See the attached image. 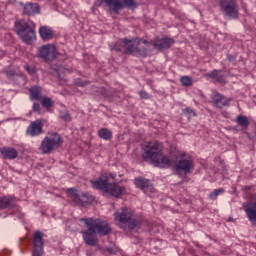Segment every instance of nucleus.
Here are the masks:
<instances>
[{
  "label": "nucleus",
  "instance_id": "f8f14e48",
  "mask_svg": "<svg viewBox=\"0 0 256 256\" xmlns=\"http://www.w3.org/2000/svg\"><path fill=\"white\" fill-rule=\"evenodd\" d=\"M244 211L251 225L256 227V193L251 195V201L246 203Z\"/></svg>",
  "mask_w": 256,
  "mask_h": 256
},
{
  "label": "nucleus",
  "instance_id": "6e6552de",
  "mask_svg": "<svg viewBox=\"0 0 256 256\" xmlns=\"http://www.w3.org/2000/svg\"><path fill=\"white\" fill-rule=\"evenodd\" d=\"M103 3L108 7L109 11L119 15L123 9H137L138 5L135 0H102Z\"/></svg>",
  "mask_w": 256,
  "mask_h": 256
},
{
  "label": "nucleus",
  "instance_id": "7ed1b4c3",
  "mask_svg": "<svg viewBox=\"0 0 256 256\" xmlns=\"http://www.w3.org/2000/svg\"><path fill=\"white\" fill-rule=\"evenodd\" d=\"M117 177L115 173L104 172L102 173L96 181H91L93 189H98L104 193H109L112 197L119 198L125 193V187L119 186L117 183H109L111 179Z\"/></svg>",
  "mask_w": 256,
  "mask_h": 256
},
{
  "label": "nucleus",
  "instance_id": "6ab92c4d",
  "mask_svg": "<svg viewBox=\"0 0 256 256\" xmlns=\"http://www.w3.org/2000/svg\"><path fill=\"white\" fill-rule=\"evenodd\" d=\"M0 155L3 157V159L13 161L19 157V151L13 147L4 146L0 148Z\"/></svg>",
  "mask_w": 256,
  "mask_h": 256
},
{
  "label": "nucleus",
  "instance_id": "f704fd0d",
  "mask_svg": "<svg viewBox=\"0 0 256 256\" xmlns=\"http://www.w3.org/2000/svg\"><path fill=\"white\" fill-rule=\"evenodd\" d=\"M112 51H115V53H119L121 51V48H119V46L116 45L112 48Z\"/></svg>",
  "mask_w": 256,
  "mask_h": 256
},
{
  "label": "nucleus",
  "instance_id": "473e14b6",
  "mask_svg": "<svg viewBox=\"0 0 256 256\" xmlns=\"http://www.w3.org/2000/svg\"><path fill=\"white\" fill-rule=\"evenodd\" d=\"M89 82L85 81H81V79H77L75 81V85H77V87H86L88 85Z\"/></svg>",
  "mask_w": 256,
  "mask_h": 256
},
{
  "label": "nucleus",
  "instance_id": "0eeeda50",
  "mask_svg": "<svg viewBox=\"0 0 256 256\" xmlns=\"http://www.w3.org/2000/svg\"><path fill=\"white\" fill-rule=\"evenodd\" d=\"M122 43L124 45H127L125 50L126 55H133V53H135L136 51V53H138V55H140L141 57H147V53H149V50L146 47H149L150 42L147 40L136 38L133 43V40L123 38ZM141 43H143V45H146V47H141Z\"/></svg>",
  "mask_w": 256,
  "mask_h": 256
},
{
  "label": "nucleus",
  "instance_id": "412c9836",
  "mask_svg": "<svg viewBox=\"0 0 256 256\" xmlns=\"http://www.w3.org/2000/svg\"><path fill=\"white\" fill-rule=\"evenodd\" d=\"M20 5L23 7V15H37V13L40 11L39 4L37 3H20Z\"/></svg>",
  "mask_w": 256,
  "mask_h": 256
},
{
  "label": "nucleus",
  "instance_id": "2eb2a0df",
  "mask_svg": "<svg viewBox=\"0 0 256 256\" xmlns=\"http://www.w3.org/2000/svg\"><path fill=\"white\" fill-rule=\"evenodd\" d=\"M134 185L144 193H155V188L153 187V184H151V180L146 179L143 176L135 178Z\"/></svg>",
  "mask_w": 256,
  "mask_h": 256
},
{
  "label": "nucleus",
  "instance_id": "c9c22d12",
  "mask_svg": "<svg viewBox=\"0 0 256 256\" xmlns=\"http://www.w3.org/2000/svg\"><path fill=\"white\" fill-rule=\"evenodd\" d=\"M107 251L110 255L113 254V248H107Z\"/></svg>",
  "mask_w": 256,
  "mask_h": 256
},
{
  "label": "nucleus",
  "instance_id": "423d86ee",
  "mask_svg": "<svg viewBox=\"0 0 256 256\" xmlns=\"http://www.w3.org/2000/svg\"><path fill=\"white\" fill-rule=\"evenodd\" d=\"M35 27L34 22L31 20L25 21L20 19L15 22L17 35H19L20 39L28 45L35 39Z\"/></svg>",
  "mask_w": 256,
  "mask_h": 256
},
{
  "label": "nucleus",
  "instance_id": "f3484780",
  "mask_svg": "<svg viewBox=\"0 0 256 256\" xmlns=\"http://www.w3.org/2000/svg\"><path fill=\"white\" fill-rule=\"evenodd\" d=\"M69 199L74 203V205L83 206L85 203H89L87 194H82L81 196L77 193V189L70 188L66 191Z\"/></svg>",
  "mask_w": 256,
  "mask_h": 256
},
{
  "label": "nucleus",
  "instance_id": "39448f33",
  "mask_svg": "<svg viewBox=\"0 0 256 256\" xmlns=\"http://www.w3.org/2000/svg\"><path fill=\"white\" fill-rule=\"evenodd\" d=\"M63 145V136L57 132H49L41 141L38 151L42 155H51L53 151L61 148Z\"/></svg>",
  "mask_w": 256,
  "mask_h": 256
},
{
  "label": "nucleus",
  "instance_id": "f03ea898",
  "mask_svg": "<svg viewBox=\"0 0 256 256\" xmlns=\"http://www.w3.org/2000/svg\"><path fill=\"white\" fill-rule=\"evenodd\" d=\"M142 159L150 161L155 167L167 169L171 167V159L163 154V144L158 141L146 142L142 145Z\"/></svg>",
  "mask_w": 256,
  "mask_h": 256
},
{
  "label": "nucleus",
  "instance_id": "4be33fe9",
  "mask_svg": "<svg viewBox=\"0 0 256 256\" xmlns=\"http://www.w3.org/2000/svg\"><path fill=\"white\" fill-rule=\"evenodd\" d=\"M206 77H208V79H214L221 85H225L227 83V81H225V74L221 70H213L212 72L207 73Z\"/></svg>",
  "mask_w": 256,
  "mask_h": 256
},
{
  "label": "nucleus",
  "instance_id": "f257e3e1",
  "mask_svg": "<svg viewBox=\"0 0 256 256\" xmlns=\"http://www.w3.org/2000/svg\"><path fill=\"white\" fill-rule=\"evenodd\" d=\"M80 223H84L86 230L82 231L83 241L89 247H97L100 237H105L111 233L109 223L97 218H80Z\"/></svg>",
  "mask_w": 256,
  "mask_h": 256
},
{
  "label": "nucleus",
  "instance_id": "2f4dec72",
  "mask_svg": "<svg viewBox=\"0 0 256 256\" xmlns=\"http://www.w3.org/2000/svg\"><path fill=\"white\" fill-rule=\"evenodd\" d=\"M32 111L34 113H38V115L41 114V105L39 103H34L32 106Z\"/></svg>",
  "mask_w": 256,
  "mask_h": 256
},
{
  "label": "nucleus",
  "instance_id": "20e7f679",
  "mask_svg": "<svg viewBox=\"0 0 256 256\" xmlns=\"http://www.w3.org/2000/svg\"><path fill=\"white\" fill-rule=\"evenodd\" d=\"M114 219L124 231H133L139 225V222L135 219V212L127 207L117 210L114 213Z\"/></svg>",
  "mask_w": 256,
  "mask_h": 256
},
{
  "label": "nucleus",
  "instance_id": "7c9ffc66",
  "mask_svg": "<svg viewBox=\"0 0 256 256\" xmlns=\"http://www.w3.org/2000/svg\"><path fill=\"white\" fill-rule=\"evenodd\" d=\"M184 113H186V115H189V117H197V113L195 112V110H193L192 108H186L184 109Z\"/></svg>",
  "mask_w": 256,
  "mask_h": 256
},
{
  "label": "nucleus",
  "instance_id": "393cba45",
  "mask_svg": "<svg viewBox=\"0 0 256 256\" xmlns=\"http://www.w3.org/2000/svg\"><path fill=\"white\" fill-rule=\"evenodd\" d=\"M236 123L237 125H239V127H241L242 131H247V129H249L250 122L247 116H243V115L237 116Z\"/></svg>",
  "mask_w": 256,
  "mask_h": 256
},
{
  "label": "nucleus",
  "instance_id": "5701e85b",
  "mask_svg": "<svg viewBox=\"0 0 256 256\" xmlns=\"http://www.w3.org/2000/svg\"><path fill=\"white\" fill-rule=\"evenodd\" d=\"M43 89L40 86H33L29 89L31 101H41L43 96L41 95Z\"/></svg>",
  "mask_w": 256,
  "mask_h": 256
},
{
  "label": "nucleus",
  "instance_id": "72a5a7b5",
  "mask_svg": "<svg viewBox=\"0 0 256 256\" xmlns=\"http://www.w3.org/2000/svg\"><path fill=\"white\" fill-rule=\"evenodd\" d=\"M139 96L142 99H150L151 98V95H149V93H147V91H140L139 92Z\"/></svg>",
  "mask_w": 256,
  "mask_h": 256
},
{
  "label": "nucleus",
  "instance_id": "ddd939ff",
  "mask_svg": "<svg viewBox=\"0 0 256 256\" xmlns=\"http://www.w3.org/2000/svg\"><path fill=\"white\" fill-rule=\"evenodd\" d=\"M158 51H165V49H171V46L175 44L173 38L163 36L162 38L156 37L152 42H149Z\"/></svg>",
  "mask_w": 256,
  "mask_h": 256
},
{
  "label": "nucleus",
  "instance_id": "1a4fd4ad",
  "mask_svg": "<svg viewBox=\"0 0 256 256\" xmlns=\"http://www.w3.org/2000/svg\"><path fill=\"white\" fill-rule=\"evenodd\" d=\"M220 11L224 17H230L231 19L239 18V5L237 0H219Z\"/></svg>",
  "mask_w": 256,
  "mask_h": 256
},
{
  "label": "nucleus",
  "instance_id": "a211bd4d",
  "mask_svg": "<svg viewBox=\"0 0 256 256\" xmlns=\"http://www.w3.org/2000/svg\"><path fill=\"white\" fill-rule=\"evenodd\" d=\"M230 101L231 99L226 98L218 92H213L212 94V102L215 107H218V109H223V107H229Z\"/></svg>",
  "mask_w": 256,
  "mask_h": 256
},
{
  "label": "nucleus",
  "instance_id": "bb28decb",
  "mask_svg": "<svg viewBox=\"0 0 256 256\" xmlns=\"http://www.w3.org/2000/svg\"><path fill=\"white\" fill-rule=\"evenodd\" d=\"M42 106L44 107V109H46V111H48L49 113H51V111H53L51 109V107H53V100H51V98L49 97H42Z\"/></svg>",
  "mask_w": 256,
  "mask_h": 256
},
{
  "label": "nucleus",
  "instance_id": "cd10ccee",
  "mask_svg": "<svg viewBox=\"0 0 256 256\" xmlns=\"http://www.w3.org/2000/svg\"><path fill=\"white\" fill-rule=\"evenodd\" d=\"M223 193H225L224 188L215 189L209 194V199H211V201H216L217 197H219V195H223Z\"/></svg>",
  "mask_w": 256,
  "mask_h": 256
},
{
  "label": "nucleus",
  "instance_id": "aec40b11",
  "mask_svg": "<svg viewBox=\"0 0 256 256\" xmlns=\"http://www.w3.org/2000/svg\"><path fill=\"white\" fill-rule=\"evenodd\" d=\"M17 207V198L15 196H1L0 209H15Z\"/></svg>",
  "mask_w": 256,
  "mask_h": 256
},
{
  "label": "nucleus",
  "instance_id": "c85d7f7f",
  "mask_svg": "<svg viewBox=\"0 0 256 256\" xmlns=\"http://www.w3.org/2000/svg\"><path fill=\"white\" fill-rule=\"evenodd\" d=\"M180 82L184 87H191V85H193V79L189 76H183Z\"/></svg>",
  "mask_w": 256,
  "mask_h": 256
},
{
  "label": "nucleus",
  "instance_id": "9b49d317",
  "mask_svg": "<svg viewBox=\"0 0 256 256\" xmlns=\"http://www.w3.org/2000/svg\"><path fill=\"white\" fill-rule=\"evenodd\" d=\"M38 57L49 63L57 57V48L51 44L43 45L39 48Z\"/></svg>",
  "mask_w": 256,
  "mask_h": 256
},
{
  "label": "nucleus",
  "instance_id": "c756f323",
  "mask_svg": "<svg viewBox=\"0 0 256 256\" xmlns=\"http://www.w3.org/2000/svg\"><path fill=\"white\" fill-rule=\"evenodd\" d=\"M60 119L65 121V123H69L71 121V115H69V112H64L61 114Z\"/></svg>",
  "mask_w": 256,
  "mask_h": 256
},
{
  "label": "nucleus",
  "instance_id": "a878e982",
  "mask_svg": "<svg viewBox=\"0 0 256 256\" xmlns=\"http://www.w3.org/2000/svg\"><path fill=\"white\" fill-rule=\"evenodd\" d=\"M98 137H100V139H104V141H109L113 139V132L109 130V128H101L98 131Z\"/></svg>",
  "mask_w": 256,
  "mask_h": 256
},
{
  "label": "nucleus",
  "instance_id": "dca6fc26",
  "mask_svg": "<svg viewBox=\"0 0 256 256\" xmlns=\"http://www.w3.org/2000/svg\"><path fill=\"white\" fill-rule=\"evenodd\" d=\"M33 247L32 256L43 255V232L37 230L33 235Z\"/></svg>",
  "mask_w": 256,
  "mask_h": 256
},
{
  "label": "nucleus",
  "instance_id": "4468645a",
  "mask_svg": "<svg viewBox=\"0 0 256 256\" xmlns=\"http://www.w3.org/2000/svg\"><path fill=\"white\" fill-rule=\"evenodd\" d=\"M45 126V122L43 119H37L32 121L30 125L26 129V135L29 137H39L43 133V127Z\"/></svg>",
  "mask_w": 256,
  "mask_h": 256
},
{
  "label": "nucleus",
  "instance_id": "9d476101",
  "mask_svg": "<svg viewBox=\"0 0 256 256\" xmlns=\"http://www.w3.org/2000/svg\"><path fill=\"white\" fill-rule=\"evenodd\" d=\"M174 169L177 175H181V173L189 175L195 169V160L193 158H182L174 165Z\"/></svg>",
  "mask_w": 256,
  "mask_h": 256
},
{
  "label": "nucleus",
  "instance_id": "b1692460",
  "mask_svg": "<svg viewBox=\"0 0 256 256\" xmlns=\"http://www.w3.org/2000/svg\"><path fill=\"white\" fill-rule=\"evenodd\" d=\"M39 34L41 39H43V41H50V39H53V30L50 27H47V26L40 27Z\"/></svg>",
  "mask_w": 256,
  "mask_h": 256
}]
</instances>
